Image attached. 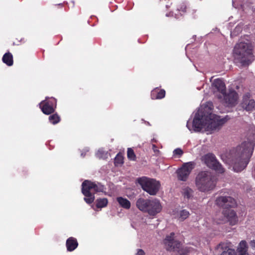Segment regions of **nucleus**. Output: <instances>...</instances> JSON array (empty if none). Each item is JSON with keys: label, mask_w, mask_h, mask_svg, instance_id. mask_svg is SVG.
<instances>
[{"label": "nucleus", "mask_w": 255, "mask_h": 255, "mask_svg": "<svg viewBox=\"0 0 255 255\" xmlns=\"http://www.w3.org/2000/svg\"><path fill=\"white\" fill-rule=\"evenodd\" d=\"M252 153L251 143L245 142L223 156L222 159L226 163L231 164L235 171L240 172L246 167Z\"/></svg>", "instance_id": "obj_1"}, {"label": "nucleus", "mask_w": 255, "mask_h": 255, "mask_svg": "<svg viewBox=\"0 0 255 255\" xmlns=\"http://www.w3.org/2000/svg\"><path fill=\"white\" fill-rule=\"evenodd\" d=\"M235 60L243 66L251 64L255 60L253 47L249 42H240L237 43L234 49Z\"/></svg>", "instance_id": "obj_2"}, {"label": "nucleus", "mask_w": 255, "mask_h": 255, "mask_svg": "<svg viewBox=\"0 0 255 255\" xmlns=\"http://www.w3.org/2000/svg\"><path fill=\"white\" fill-rule=\"evenodd\" d=\"M215 185L211 173L208 171L199 172L195 178V186L201 192H206L212 190Z\"/></svg>", "instance_id": "obj_3"}, {"label": "nucleus", "mask_w": 255, "mask_h": 255, "mask_svg": "<svg viewBox=\"0 0 255 255\" xmlns=\"http://www.w3.org/2000/svg\"><path fill=\"white\" fill-rule=\"evenodd\" d=\"M82 192L85 196V201L88 204L93 202L95 199V196L91 192V191H94L95 192H104L105 191V187L100 183L92 182L89 180H85L82 183Z\"/></svg>", "instance_id": "obj_4"}, {"label": "nucleus", "mask_w": 255, "mask_h": 255, "mask_svg": "<svg viewBox=\"0 0 255 255\" xmlns=\"http://www.w3.org/2000/svg\"><path fill=\"white\" fill-rule=\"evenodd\" d=\"M230 119L228 116L224 118L215 114H209L205 118L206 131L213 132L218 130Z\"/></svg>", "instance_id": "obj_5"}, {"label": "nucleus", "mask_w": 255, "mask_h": 255, "mask_svg": "<svg viewBox=\"0 0 255 255\" xmlns=\"http://www.w3.org/2000/svg\"><path fill=\"white\" fill-rule=\"evenodd\" d=\"M174 233H171L165 239L164 243L166 246V249L173 252V255H187L190 252V248L182 247L179 242L174 240Z\"/></svg>", "instance_id": "obj_6"}, {"label": "nucleus", "mask_w": 255, "mask_h": 255, "mask_svg": "<svg viewBox=\"0 0 255 255\" xmlns=\"http://www.w3.org/2000/svg\"><path fill=\"white\" fill-rule=\"evenodd\" d=\"M137 180L142 189L151 195H156L159 189L160 183L155 179L143 177Z\"/></svg>", "instance_id": "obj_7"}, {"label": "nucleus", "mask_w": 255, "mask_h": 255, "mask_svg": "<svg viewBox=\"0 0 255 255\" xmlns=\"http://www.w3.org/2000/svg\"><path fill=\"white\" fill-rule=\"evenodd\" d=\"M201 160L209 168L216 171L217 172L223 173L225 172V169L213 153H208L203 155Z\"/></svg>", "instance_id": "obj_8"}, {"label": "nucleus", "mask_w": 255, "mask_h": 255, "mask_svg": "<svg viewBox=\"0 0 255 255\" xmlns=\"http://www.w3.org/2000/svg\"><path fill=\"white\" fill-rule=\"evenodd\" d=\"M224 217L220 219L216 217V222L218 224H223L229 222L231 225H235L238 222V219L236 213L232 210L226 209L222 213Z\"/></svg>", "instance_id": "obj_9"}, {"label": "nucleus", "mask_w": 255, "mask_h": 255, "mask_svg": "<svg viewBox=\"0 0 255 255\" xmlns=\"http://www.w3.org/2000/svg\"><path fill=\"white\" fill-rule=\"evenodd\" d=\"M194 164L192 162L184 163L183 166L177 170L178 179L181 181H186L192 170L194 168Z\"/></svg>", "instance_id": "obj_10"}, {"label": "nucleus", "mask_w": 255, "mask_h": 255, "mask_svg": "<svg viewBox=\"0 0 255 255\" xmlns=\"http://www.w3.org/2000/svg\"><path fill=\"white\" fill-rule=\"evenodd\" d=\"M202 114V112L199 111L195 115L193 121V128L195 131H198L202 129H205V118L206 116H203Z\"/></svg>", "instance_id": "obj_11"}, {"label": "nucleus", "mask_w": 255, "mask_h": 255, "mask_svg": "<svg viewBox=\"0 0 255 255\" xmlns=\"http://www.w3.org/2000/svg\"><path fill=\"white\" fill-rule=\"evenodd\" d=\"M216 204L225 209L236 206V203L234 199L230 196H220L216 200Z\"/></svg>", "instance_id": "obj_12"}, {"label": "nucleus", "mask_w": 255, "mask_h": 255, "mask_svg": "<svg viewBox=\"0 0 255 255\" xmlns=\"http://www.w3.org/2000/svg\"><path fill=\"white\" fill-rule=\"evenodd\" d=\"M162 206L157 199L150 200L146 212L150 215L154 216L161 211Z\"/></svg>", "instance_id": "obj_13"}, {"label": "nucleus", "mask_w": 255, "mask_h": 255, "mask_svg": "<svg viewBox=\"0 0 255 255\" xmlns=\"http://www.w3.org/2000/svg\"><path fill=\"white\" fill-rule=\"evenodd\" d=\"M223 95L226 103L228 106H234L237 104L239 97L236 91H230L227 94L225 93Z\"/></svg>", "instance_id": "obj_14"}, {"label": "nucleus", "mask_w": 255, "mask_h": 255, "mask_svg": "<svg viewBox=\"0 0 255 255\" xmlns=\"http://www.w3.org/2000/svg\"><path fill=\"white\" fill-rule=\"evenodd\" d=\"M242 106L244 109L248 111H252L254 109L255 101L250 98V94L247 93L244 96Z\"/></svg>", "instance_id": "obj_15"}, {"label": "nucleus", "mask_w": 255, "mask_h": 255, "mask_svg": "<svg viewBox=\"0 0 255 255\" xmlns=\"http://www.w3.org/2000/svg\"><path fill=\"white\" fill-rule=\"evenodd\" d=\"M189 212L185 209L181 210H174L172 212V215L180 221H183L189 216Z\"/></svg>", "instance_id": "obj_16"}, {"label": "nucleus", "mask_w": 255, "mask_h": 255, "mask_svg": "<svg viewBox=\"0 0 255 255\" xmlns=\"http://www.w3.org/2000/svg\"><path fill=\"white\" fill-rule=\"evenodd\" d=\"M39 105L42 112L44 114L49 115L54 112V109L52 102L43 101Z\"/></svg>", "instance_id": "obj_17"}, {"label": "nucleus", "mask_w": 255, "mask_h": 255, "mask_svg": "<svg viewBox=\"0 0 255 255\" xmlns=\"http://www.w3.org/2000/svg\"><path fill=\"white\" fill-rule=\"evenodd\" d=\"M217 249L222 252L220 255H235L234 250L230 248L225 243H220L217 247Z\"/></svg>", "instance_id": "obj_18"}, {"label": "nucleus", "mask_w": 255, "mask_h": 255, "mask_svg": "<svg viewBox=\"0 0 255 255\" xmlns=\"http://www.w3.org/2000/svg\"><path fill=\"white\" fill-rule=\"evenodd\" d=\"M150 200L144 199L140 198L137 200L136 202V206L140 211L143 212H146Z\"/></svg>", "instance_id": "obj_19"}, {"label": "nucleus", "mask_w": 255, "mask_h": 255, "mask_svg": "<svg viewBox=\"0 0 255 255\" xmlns=\"http://www.w3.org/2000/svg\"><path fill=\"white\" fill-rule=\"evenodd\" d=\"M212 85L221 93L224 94L226 92V86L221 79H216L214 80Z\"/></svg>", "instance_id": "obj_20"}, {"label": "nucleus", "mask_w": 255, "mask_h": 255, "mask_svg": "<svg viewBox=\"0 0 255 255\" xmlns=\"http://www.w3.org/2000/svg\"><path fill=\"white\" fill-rule=\"evenodd\" d=\"M237 251L238 255H249L247 242L242 241L237 248Z\"/></svg>", "instance_id": "obj_21"}, {"label": "nucleus", "mask_w": 255, "mask_h": 255, "mask_svg": "<svg viewBox=\"0 0 255 255\" xmlns=\"http://www.w3.org/2000/svg\"><path fill=\"white\" fill-rule=\"evenodd\" d=\"M78 246V243L77 242V240L72 238H69L66 242V246L68 251H72L74 250Z\"/></svg>", "instance_id": "obj_22"}, {"label": "nucleus", "mask_w": 255, "mask_h": 255, "mask_svg": "<svg viewBox=\"0 0 255 255\" xmlns=\"http://www.w3.org/2000/svg\"><path fill=\"white\" fill-rule=\"evenodd\" d=\"M165 91L164 90L155 89L151 92V98L152 99H160L165 97Z\"/></svg>", "instance_id": "obj_23"}, {"label": "nucleus", "mask_w": 255, "mask_h": 255, "mask_svg": "<svg viewBox=\"0 0 255 255\" xmlns=\"http://www.w3.org/2000/svg\"><path fill=\"white\" fill-rule=\"evenodd\" d=\"M117 200L120 205L123 208L129 209L130 208V202L127 199L119 197L117 198Z\"/></svg>", "instance_id": "obj_24"}, {"label": "nucleus", "mask_w": 255, "mask_h": 255, "mask_svg": "<svg viewBox=\"0 0 255 255\" xmlns=\"http://www.w3.org/2000/svg\"><path fill=\"white\" fill-rule=\"evenodd\" d=\"M2 61L7 66H10L13 64V57L12 54L7 52L4 54L2 57Z\"/></svg>", "instance_id": "obj_25"}, {"label": "nucleus", "mask_w": 255, "mask_h": 255, "mask_svg": "<svg viewBox=\"0 0 255 255\" xmlns=\"http://www.w3.org/2000/svg\"><path fill=\"white\" fill-rule=\"evenodd\" d=\"M96 207L98 208H102L107 206L108 201L106 198H99L96 200Z\"/></svg>", "instance_id": "obj_26"}, {"label": "nucleus", "mask_w": 255, "mask_h": 255, "mask_svg": "<svg viewBox=\"0 0 255 255\" xmlns=\"http://www.w3.org/2000/svg\"><path fill=\"white\" fill-rule=\"evenodd\" d=\"M193 191L189 187H185L182 190V195L187 199H190L193 197Z\"/></svg>", "instance_id": "obj_27"}, {"label": "nucleus", "mask_w": 255, "mask_h": 255, "mask_svg": "<svg viewBox=\"0 0 255 255\" xmlns=\"http://www.w3.org/2000/svg\"><path fill=\"white\" fill-rule=\"evenodd\" d=\"M96 155L99 158L105 159L108 158V153L103 149H100L97 152Z\"/></svg>", "instance_id": "obj_28"}, {"label": "nucleus", "mask_w": 255, "mask_h": 255, "mask_svg": "<svg viewBox=\"0 0 255 255\" xmlns=\"http://www.w3.org/2000/svg\"><path fill=\"white\" fill-rule=\"evenodd\" d=\"M124 157L121 154H118L115 158V164L116 166L121 165L123 163Z\"/></svg>", "instance_id": "obj_29"}, {"label": "nucleus", "mask_w": 255, "mask_h": 255, "mask_svg": "<svg viewBox=\"0 0 255 255\" xmlns=\"http://www.w3.org/2000/svg\"><path fill=\"white\" fill-rule=\"evenodd\" d=\"M50 122L53 124H56L60 121V118L57 114H54L49 117Z\"/></svg>", "instance_id": "obj_30"}, {"label": "nucleus", "mask_w": 255, "mask_h": 255, "mask_svg": "<svg viewBox=\"0 0 255 255\" xmlns=\"http://www.w3.org/2000/svg\"><path fill=\"white\" fill-rule=\"evenodd\" d=\"M128 157V158L131 160H135V155L134 153L133 150L130 148H128L127 152Z\"/></svg>", "instance_id": "obj_31"}, {"label": "nucleus", "mask_w": 255, "mask_h": 255, "mask_svg": "<svg viewBox=\"0 0 255 255\" xmlns=\"http://www.w3.org/2000/svg\"><path fill=\"white\" fill-rule=\"evenodd\" d=\"M183 151L181 149L178 148L174 150L173 151V155H179V156H181L183 154Z\"/></svg>", "instance_id": "obj_32"}, {"label": "nucleus", "mask_w": 255, "mask_h": 255, "mask_svg": "<svg viewBox=\"0 0 255 255\" xmlns=\"http://www.w3.org/2000/svg\"><path fill=\"white\" fill-rule=\"evenodd\" d=\"M152 149L153 150V151L155 153V154H158L159 152V151L157 149L156 145L155 144H152Z\"/></svg>", "instance_id": "obj_33"}, {"label": "nucleus", "mask_w": 255, "mask_h": 255, "mask_svg": "<svg viewBox=\"0 0 255 255\" xmlns=\"http://www.w3.org/2000/svg\"><path fill=\"white\" fill-rule=\"evenodd\" d=\"M144 252L141 249H138L136 255H144Z\"/></svg>", "instance_id": "obj_34"}, {"label": "nucleus", "mask_w": 255, "mask_h": 255, "mask_svg": "<svg viewBox=\"0 0 255 255\" xmlns=\"http://www.w3.org/2000/svg\"><path fill=\"white\" fill-rule=\"evenodd\" d=\"M250 245L253 249H255V241L254 240L250 242Z\"/></svg>", "instance_id": "obj_35"}, {"label": "nucleus", "mask_w": 255, "mask_h": 255, "mask_svg": "<svg viewBox=\"0 0 255 255\" xmlns=\"http://www.w3.org/2000/svg\"><path fill=\"white\" fill-rule=\"evenodd\" d=\"M186 6H185V5H183V6L180 8V10H181V11H183V12H185V11H186Z\"/></svg>", "instance_id": "obj_36"}, {"label": "nucleus", "mask_w": 255, "mask_h": 255, "mask_svg": "<svg viewBox=\"0 0 255 255\" xmlns=\"http://www.w3.org/2000/svg\"><path fill=\"white\" fill-rule=\"evenodd\" d=\"M236 0H233V5L234 6H235V5H236L235 2H236Z\"/></svg>", "instance_id": "obj_37"}, {"label": "nucleus", "mask_w": 255, "mask_h": 255, "mask_svg": "<svg viewBox=\"0 0 255 255\" xmlns=\"http://www.w3.org/2000/svg\"><path fill=\"white\" fill-rule=\"evenodd\" d=\"M186 126L188 128V129L190 130L189 122H187Z\"/></svg>", "instance_id": "obj_38"}, {"label": "nucleus", "mask_w": 255, "mask_h": 255, "mask_svg": "<svg viewBox=\"0 0 255 255\" xmlns=\"http://www.w3.org/2000/svg\"><path fill=\"white\" fill-rule=\"evenodd\" d=\"M85 150L86 152L89 151V149L88 148H86Z\"/></svg>", "instance_id": "obj_39"}, {"label": "nucleus", "mask_w": 255, "mask_h": 255, "mask_svg": "<svg viewBox=\"0 0 255 255\" xmlns=\"http://www.w3.org/2000/svg\"><path fill=\"white\" fill-rule=\"evenodd\" d=\"M81 156H82V157H84V155L83 154V153H81Z\"/></svg>", "instance_id": "obj_40"}]
</instances>
